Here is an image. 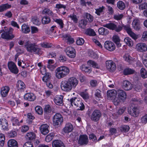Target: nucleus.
Returning <instances> with one entry per match:
<instances>
[{
  "label": "nucleus",
  "instance_id": "nucleus-1",
  "mask_svg": "<svg viewBox=\"0 0 147 147\" xmlns=\"http://www.w3.org/2000/svg\"><path fill=\"white\" fill-rule=\"evenodd\" d=\"M69 68L64 65L57 67L55 70V76L58 79H61L67 76L70 73Z\"/></svg>",
  "mask_w": 147,
  "mask_h": 147
},
{
  "label": "nucleus",
  "instance_id": "nucleus-2",
  "mask_svg": "<svg viewBox=\"0 0 147 147\" xmlns=\"http://www.w3.org/2000/svg\"><path fill=\"white\" fill-rule=\"evenodd\" d=\"M4 30L3 29L0 30V37L3 39L6 40L11 39L14 37V36L12 34L13 29L12 28H9L8 31V28L4 27Z\"/></svg>",
  "mask_w": 147,
  "mask_h": 147
},
{
  "label": "nucleus",
  "instance_id": "nucleus-3",
  "mask_svg": "<svg viewBox=\"0 0 147 147\" xmlns=\"http://www.w3.org/2000/svg\"><path fill=\"white\" fill-rule=\"evenodd\" d=\"M26 47L28 51L30 52H34L38 55L41 54L42 51L35 44H32L29 42H27L24 45Z\"/></svg>",
  "mask_w": 147,
  "mask_h": 147
},
{
  "label": "nucleus",
  "instance_id": "nucleus-4",
  "mask_svg": "<svg viewBox=\"0 0 147 147\" xmlns=\"http://www.w3.org/2000/svg\"><path fill=\"white\" fill-rule=\"evenodd\" d=\"M70 102L72 106L74 105L75 106L78 107L77 109L83 110L84 108V106L83 103L77 99L76 97H74L71 98Z\"/></svg>",
  "mask_w": 147,
  "mask_h": 147
},
{
  "label": "nucleus",
  "instance_id": "nucleus-5",
  "mask_svg": "<svg viewBox=\"0 0 147 147\" xmlns=\"http://www.w3.org/2000/svg\"><path fill=\"white\" fill-rule=\"evenodd\" d=\"M63 121V117L59 113H56L53 117V123L54 126L60 125Z\"/></svg>",
  "mask_w": 147,
  "mask_h": 147
},
{
  "label": "nucleus",
  "instance_id": "nucleus-6",
  "mask_svg": "<svg viewBox=\"0 0 147 147\" xmlns=\"http://www.w3.org/2000/svg\"><path fill=\"white\" fill-rule=\"evenodd\" d=\"M61 88L63 91L66 92L71 91L72 89L67 80L63 81L61 82Z\"/></svg>",
  "mask_w": 147,
  "mask_h": 147
},
{
  "label": "nucleus",
  "instance_id": "nucleus-7",
  "mask_svg": "<svg viewBox=\"0 0 147 147\" xmlns=\"http://www.w3.org/2000/svg\"><path fill=\"white\" fill-rule=\"evenodd\" d=\"M67 81L72 89L75 88L78 84V80L74 77L69 78Z\"/></svg>",
  "mask_w": 147,
  "mask_h": 147
},
{
  "label": "nucleus",
  "instance_id": "nucleus-8",
  "mask_svg": "<svg viewBox=\"0 0 147 147\" xmlns=\"http://www.w3.org/2000/svg\"><path fill=\"white\" fill-rule=\"evenodd\" d=\"M101 116V113L100 111L96 109L94 110L92 113L91 116L92 120L94 121H98Z\"/></svg>",
  "mask_w": 147,
  "mask_h": 147
},
{
  "label": "nucleus",
  "instance_id": "nucleus-9",
  "mask_svg": "<svg viewBox=\"0 0 147 147\" xmlns=\"http://www.w3.org/2000/svg\"><path fill=\"white\" fill-rule=\"evenodd\" d=\"M8 66L9 69L13 73L16 74L19 72V70L16 64L13 62L10 61L8 63Z\"/></svg>",
  "mask_w": 147,
  "mask_h": 147
},
{
  "label": "nucleus",
  "instance_id": "nucleus-10",
  "mask_svg": "<svg viewBox=\"0 0 147 147\" xmlns=\"http://www.w3.org/2000/svg\"><path fill=\"white\" fill-rule=\"evenodd\" d=\"M106 67L107 69L110 72L115 71L116 68L115 64L112 61L109 60L106 62Z\"/></svg>",
  "mask_w": 147,
  "mask_h": 147
},
{
  "label": "nucleus",
  "instance_id": "nucleus-11",
  "mask_svg": "<svg viewBox=\"0 0 147 147\" xmlns=\"http://www.w3.org/2000/svg\"><path fill=\"white\" fill-rule=\"evenodd\" d=\"M78 143L80 145H87L88 142V136L86 135H80L78 141Z\"/></svg>",
  "mask_w": 147,
  "mask_h": 147
},
{
  "label": "nucleus",
  "instance_id": "nucleus-12",
  "mask_svg": "<svg viewBox=\"0 0 147 147\" xmlns=\"http://www.w3.org/2000/svg\"><path fill=\"white\" fill-rule=\"evenodd\" d=\"M124 29L129 35L134 40H136L138 38L139 36L133 32L131 28L129 26H125Z\"/></svg>",
  "mask_w": 147,
  "mask_h": 147
},
{
  "label": "nucleus",
  "instance_id": "nucleus-13",
  "mask_svg": "<svg viewBox=\"0 0 147 147\" xmlns=\"http://www.w3.org/2000/svg\"><path fill=\"white\" fill-rule=\"evenodd\" d=\"M122 86L125 90L128 91L131 90L133 85L131 82L128 80H124L122 83Z\"/></svg>",
  "mask_w": 147,
  "mask_h": 147
},
{
  "label": "nucleus",
  "instance_id": "nucleus-14",
  "mask_svg": "<svg viewBox=\"0 0 147 147\" xmlns=\"http://www.w3.org/2000/svg\"><path fill=\"white\" fill-rule=\"evenodd\" d=\"M65 51L67 55L69 57L74 58L75 57L76 51L73 48L71 47H67Z\"/></svg>",
  "mask_w": 147,
  "mask_h": 147
},
{
  "label": "nucleus",
  "instance_id": "nucleus-15",
  "mask_svg": "<svg viewBox=\"0 0 147 147\" xmlns=\"http://www.w3.org/2000/svg\"><path fill=\"white\" fill-rule=\"evenodd\" d=\"M104 47L106 49L110 51H112L115 49L114 44L111 41H107L104 44Z\"/></svg>",
  "mask_w": 147,
  "mask_h": 147
},
{
  "label": "nucleus",
  "instance_id": "nucleus-16",
  "mask_svg": "<svg viewBox=\"0 0 147 147\" xmlns=\"http://www.w3.org/2000/svg\"><path fill=\"white\" fill-rule=\"evenodd\" d=\"M136 49L138 51L143 52L147 51V46L145 43H139L136 45Z\"/></svg>",
  "mask_w": 147,
  "mask_h": 147
},
{
  "label": "nucleus",
  "instance_id": "nucleus-17",
  "mask_svg": "<svg viewBox=\"0 0 147 147\" xmlns=\"http://www.w3.org/2000/svg\"><path fill=\"white\" fill-rule=\"evenodd\" d=\"M49 126L47 124L42 125L40 127V130L41 134L46 135L49 131Z\"/></svg>",
  "mask_w": 147,
  "mask_h": 147
},
{
  "label": "nucleus",
  "instance_id": "nucleus-18",
  "mask_svg": "<svg viewBox=\"0 0 147 147\" xmlns=\"http://www.w3.org/2000/svg\"><path fill=\"white\" fill-rule=\"evenodd\" d=\"M16 88L17 90L19 92H23L26 88V85L22 81L19 80L17 83Z\"/></svg>",
  "mask_w": 147,
  "mask_h": 147
},
{
  "label": "nucleus",
  "instance_id": "nucleus-19",
  "mask_svg": "<svg viewBox=\"0 0 147 147\" xmlns=\"http://www.w3.org/2000/svg\"><path fill=\"white\" fill-rule=\"evenodd\" d=\"M63 97L62 95H57L54 98V101L57 105L62 106L63 104Z\"/></svg>",
  "mask_w": 147,
  "mask_h": 147
},
{
  "label": "nucleus",
  "instance_id": "nucleus-20",
  "mask_svg": "<svg viewBox=\"0 0 147 147\" xmlns=\"http://www.w3.org/2000/svg\"><path fill=\"white\" fill-rule=\"evenodd\" d=\"M73 129L72 125L70 123H67L65 127L63 129V132L66 134H67L71 132Z\"/></svg>",
  "mask_w": 147,
  "mask_h": 147
},
{
  "label": "nucleus",
  "instance_id": "nucleus-21",
  "mask_svg": "<svg viewBox=\"0 0 147 147\" xmlns=\"http://www.w3.org/2000/svg\"><path fill=\"white\" fill-rule=\"evenodd\" d=\"M0 125L2 129L4 130H8V123L7 120L4 118H1L0 119Z\"/></svg>",
  "mask_w": 147,
  "mask_h": 147
},
{
  "label": "nucleus",
  "instance_id": "nucleus-22",
  "mask_svg": "<svg viewBox=\"0 0 147 147\" xmlns=\"http://www.w3.org/2000/svg\"><path fill=\"white\" fill-rule=\"evenodd\" d=\"M132 26L136 30H139L141 28L140 20L138 18H135L132 22Z\"/></svg>",
  "mask_w": 147,
  "mask_h": 147
},
{
  "label": "nucleus",
  "instance_id": "nucleus-23",
  "mask_svg": "<svg viewBox=\"0 0 147 147\" xmlns=\"http://www.w3.org/2000/svg\"><path fill=\"white\" fill-rule=\"evenodd\" d=\"M140 111L138 108L137 107H134L132 108L129 112V114L134 117H138Z\"/></svg>",
  "mask_w": 147,
  "mask_h": 147
},
{
  "label": "nucleus",
  "instance_id": "nucleus-24",
  "mask_svg": "<svg viewBox=\"0 0 147 147\" xmlns=\"http://www.w3.org/2000/svg\"><path fill=\"white\" fill-rule=\"evenodd\" d=\"M24 98L30 101H33L36 99V96L33 93H28L24 95Z\"/></svg>",
  "mask_w": 147,
  "mask_h": 147
},
{
  "label": "nucleus",
  "instance_id": "nucleus-25",
  "mask_svg": "<svg viewBox=\"0 0 147 147\" xmlns=\"http://www.w3.org/2000/svg\"><path fill=\"white\" fill-rule=\"evenodd\" d=\"M9 87L7 86L2 87L1 89V94L3 97H5L8 94L9 91Z\"/></svg>",
  "mask_w": 147,
  "mask_h": 147
},
{
  "label": "nucleus",
  "instance_id": "nucleus-26",
  "mask_svg": "<svg viewBox=\"0 0 147 147\" xmlns=\"http://www.w3.org/2000/svg\"><path fill=\"white\" fill-rule=\"evenodd\" d=\"M107 94L108 98L112 99L113 98H116L117 95V92L115 90H112L108 91Z\"/></svg>",
  "mask_w": 147,
  "mask_h": 147
},
{
  "label": "nucleus",
  "instance_id": "nucleus-27",
  "mask_svg": "<svg viewBox=\"0 0 147 147\" xmlns=\"http://www.w3.org/2000/svg\"><path fill=\"white\" fill-rule=\"evenodd\" d=\"M103 26L111 30H115L117 32H119V28H117L116 26L113 23H110L104 25Z\"/></svg>",
  "mask_w": 147,
  "mask_h": 147
},
{
  "label": "nucleus",
  "instance_id": "nucleus-28",
  "mask_svg": "<svg viewBox=\"0 0 147 147\" xmlns=\"http://www.w3.org/2000/svg\"><path fill=\"white\" fill-rule=\"evenodd\" d=\"M52 147H65L64 143L61 140H56L52 142Z\"/></svg>",
  "mask_w": 147,
  "mask_h": 147
},
{
  "label": "nucleus",
  "instance_id": "nucleus-29",
  "mask_svg": "<svg viewBox=\"0 0 147 147\" xmlns=\"http://www.w3.org/2000/svg\"><path fill=\"white\" fill-rule=\"evenodd\" d=\"M8 147H18L17 142L14 139L9 140L7 142Z\"/></svg>",
  "mask_w": 147,
  "mask_h": 147
},
{
  "label": "nucleus",
  "instance_id": "nucleus-30",
  "mask_svg": "<svg viewBox=\"0 0 147 147\" xmlns=\"http://www.w3.org/2000/svg\"><path fill=\"white\" fill-rule=\"evenodd\" d=\"M135 71L133 69L129 68L125 69L123 71V74L125 75H127L134 74Z\"/></svg>",
  "mask_w": 147,
  "mask_h": 147
},
{
  "label": "nucleus",
  "instance_id": "nucleus-31",
  "mask_svg": "<svg viewBox=\"0 0 147 147\" xmlns=\"http://www.w3.org/2000/svg\"><path fill=\"white\" fill-rule=\"evenodd\" d=\"M126 97L127 95L125 92L123 90H120V102H124Z\"/></svg>",
  "mask_w": 147,
  "mask_h": 147
},
{
  "label": "nucleus",
  "instance_id": "nucleus-32",
  "mask_svg": "<svg viewBox=\"0 0 147 147\" xmlns=\"http://www.w3.org/2000/svg\"><path fill=\"white\" fill-rule=\"evenodd\" d=\"M36 137V134L33 132H28L26 135V138L29 140H32L35 139Z\"/></svg>",
  "mask_w": 147,
  "mask_h": 147
},
{
  "label": "nucleus",
  "instance_id": "nucleus-33",
  "mask_svg": "<svg viewBox=\"0 0 147 147\" xmlns=\"http://www.w3.org/2000/svg\"><path fill=\"white\" fill-rule=\"evenodd\" d=\"M98 33L102 35H106L108 34L109 31L107 29L101 27L98 30Z\"/></svg>",
  "mask_w": 147,
  "mask_h": 147
},
{
  "label": "nucleus",
  "instance_id": "nucleus-34",
  "mask_svg": "<svg viewBox=\"0 0 147 147\" xmlns=\"http://www.w3.org/2000/svg\"><path fill=\"white\" fill-rule=\"evenodd\" d=\"M21 31L24 33L27 34L30 32V29L27 25L25 24H23L22 26Z\"/></svg>",
  "mask_w": 147,
  "mask_h": 147
},
{
  "label": "nucleus",
  "instance_id": "nucleus-35",
  "mask_svg": "<svg viewBox=\"0 0 147 147\" xmlns=\"http://www.w3.org/2000/svg\"><path fill=\"white\" fill-rule=\"evenodd\" d=\"M11 6L8 3L4 4L0 6V12H3L10 8Z\"/></svg>",
  "mask_w": 147,
  "mask_h": 147
},
{
  "label": "nucleus",
  "instance_id": "nucleus-36",
  "mask_svg": "<svg viewBox=\"0 0 147 147\" xmlns=\"http://www.w3.org/2000/svg\"><path fill=\"white\" fill-rule=\"evenodd\" d=\"M51 77V74L49 72H47L43 77L42 80L43 82L46 83L48 82L50 80Z\"/></svg>",
  "mask_w": 147,
  "mask_h": 147
},
{
  "label": "nucleus",
  "instance_id": "nucleus-37",
  "mask_svg": "<svg viewBox=\"0 0 147 147\" xmlns=\"http://www.w3.org/2000/svg\"><path fill=\"white\" fill-rule=\"evenodd\" d=\"M42 13L43 14L47 15L50 16H53V13L52 11L50 9L47 8H45L43 10Z\"/></svg>",
  "mask_w": 147,
  "mask_h": 147
},
{
  "label": "nucleus",
  "instance_id": "nucleus-38",
  "mask_svg": "<svg viewBox=\"0 0 147 147\" xmlns=\"http://www.w3.org/2000/svg\"><path fill=\"white\" fill-rule=\"evenodd\" d=\"M87 64L90 66H92L94 68H98L99 66L95 62L92 60H89L87 62Z\"/></svg>",
  "mask_w": 147,
  "mask_h": 147
},
{
  "label": "nucleus",
  "instance_id": "nucleus-39",
  "mask_svg": "<svg viewBox=\"0 0 147 147\" xmlns=\"http://www.w3.org/2000/svg\"><path fill=\"white\" fill-rule=\"evenodd\" d=\"M124 41L129 47H132L133 45V41L129 37L125 38L124 39Z\"/></svg>",
  "mask_w": 147,
  "mask_h": 147
},
{
  "label": "nucleus",
  "instance_id": "nucleus-40",
  "mask_svg": "<svg viewBox=\"0 0 147 147\" xmlns=\"http://www.w3.org/2000/svg\"><path fill=\"white\" fill-rule=\"evenodd\" d=\"M10 119L12 123V125L14 126L19 125L20 124L18 120L15 117H11Z\"/></svg>",
  "mask_w": 147,
  "mask_h": 147
},
{
  "label": "nucleus",
  "instance_id": "nucleus-41",
  "mask_svg": "<svg viewBox=\"0 0 147 147\" xmlns=\"http://www.w3.org/2000/svg\"><path fill=\"white\" fill-rule=\"evenodd\" d=\"M54 135V133H50L46 136L45 139V141L47 142H49L53 139Z\"/></svg>",
  "mask_w": 147,
  "mask_h": 147
},
{
  "label": "nucleus",
  "instance_id": "nucleus-42",
  "mask_svg": "<svg viewBox=\"0 0 147 147\" xmlns=\"http://www.w3.org/2000/svg\"><path fill=\"white\" fill-rule=\"evenodd\" d=\"M87 21L86 20L82 19L80 21L79 26L81 28H84L87 25Z\"/></svg>",
  "mask_w": 147,
  "mask_h": 147
},
{
  "label": "nucleus",
  "instance_id": "nucleus-43",
  "mask_svg": "<svg viewBox=\"0 0 147 147\" xmlns=\"http://www.w3.org/2000/svg\"><path fill=\"white\" fill-rule=\"evenodd\" d=\"M130 128L129 126L126 125H122L120 127V130L123 132H128Z\"/></svg>",
  "mask_w": 147,
  "mask_h": 147
},
{
  "label": "nucleus",
  "instance_id": "nucleus-44",
  "mask_svg": "<svg viewBox=\"0 0 147 147\" xmlns=\"http://www.w3.org/2000/svg\"><path fill=\"white\" fill-rule=\"evenodd\" d=\"M80 69L82 71L88 73H90L92 71L90 69H89L88 67H86L84 65H82L80 67Z\"/></svg>",
  "mask_w": 147,
  "mask_h": 147
},
{
  "label": "nucleus",
  "instance_id": "nucleus-45",
  "mask_svg": "<svg viewBox=\"0 0 147 147\" xmlns=\"http://www.w3.org/2000/svg\"><path fill=\"white\" fill-rule=\"evenodd\" d=\"M113 41L117 45L118 47L119 46V37L118 35H115L112 38Z\"/></svg>",
  "mask_w": 147,
  "mask_h": 147
},
{
  "label": "nucleus",
  "instance_id": "nucleus-46",
  "mask_svg": "<svg viewBox=\"0 0 147 147\" xmlns=\"http://www.w3.org/2000/svg\"><path fill=\"white\" fill-rule=\"evenodd\" d=\"M85 33L86 34L91 36H94L96 34L94 31L91 29H87Z\"/></svg>",
  "mask_w": 147,
  "mask_h": 147
},
{
  "label": "nucleus",
  "instance_id": "nucleus-47",
  "mask_svg": "<svg viewBox=\"0 0 147 147\" xmlns=\"http://www.w3.org/2000/svg\"><path fill=\"white\" fill-rule=\"evenodd\" d=\"M51 21L50 18L48 16H45L42 18V22L43 24H48Z\"/></svg>",
  "mask_w": 147,
  "mask_h": 147
},
{
  "label": "nucleus",
  "instance_id": "nucleus-48",
  "mask_svg": "<svg viewBox=\"0 0 147 147\" xmlns=\"http://www.w3.org/2000/svg\"><path fill=\"white\" fill-rule=\"evenodd\" d=\"M85 17L88 21L91 23L94 20V18L93 16L91 15L90 14L88 13H86L85 14Z\"/></svg>",
  "mask_w": 147,
  "mask_h": 147
},
{
  "label": "nucleus",
  "instance_id": "nucleus-49",
  "mask_svg": "<svg viewBox=\"0 0 147 147\" xmlns=\"http://www.w3.org/2000/svg\"><path fill=\"white\" fill-rule=\"evenodd\" d=\"M32 21L34 24L36 25H39L40 23V21L36 17H33L32 18Z\"/></svg>",
  "mask_w": 147,
  "mask_h": 147
},
{
  "label": "nucleus",
  "instance_id": "nucleus-50",
  "mask_svg": "<svg viewBox=\"0 0 147 147\" xmlns=\"http://www.w3.org/2000/svg\"><path fill=\"white\" fill-rule=\"evenodd\" d=\"M147 71L144 68H142L140 70V74L142 77L145 78L147 77Z\"/></svg>",
  "mask_w": 147,
  "mask_h": 147
},
{
  "label": "nucleus",
  "instance_id": "nucleus-51",
  "mask_svg": "<svg viewBox=\"0 0 147 147\" xmlns=\"http://www.w3.org/2000/svg\"><path fill=\"white\" fill-rule=\"evenodd\" d=\"M66 40H67V42L68 44H72L74 42V40L73 38L70 36L69 35H66Z\"/></svg>",
  "mask_w": 147,
  "mask_h": 147
},
{
  "label": "nucleus",
  "instance_id": "nucleus-52",
  "mask_svg": "<svg viewBox=\"0 0 147 147\" xmlns=\"http://www.w3.org/2000/svg\"><path fill=\"white\" fill-rule=\"evenodd\" d=\"M5 140V137L4 134H0V145L1 146H3L4 145Z\"/></svg>",
  "mask_w": 147,
  "mask_h": 147
},
{
  "label": "nucleus",
  "instance_id": "nucleus-53",
  "mask_svg": "<svg viewBox=\"0 0 147 147\" xmlns=\"http://www.w3.org/2000/svg\"><path fill=\"white\" fill-rule=\"evenodd\" d=\"M55 21L59 25L60 28L62 29L63 28L64 24L62 20L60 19H57Z\"/></svg>",
  "mask_w": 147,
  "mask_h": 147
},
{
  "label": "nucleus",
  "instance_id": "nucleus-54",
  "mask_svg": "<svg viewBox=\"0 0 147 147\" xmlns=\"http://www.w3.org/2000/svg\"><path fill=\"white\" fill-rule=\"evenodd\" d=\"M125 61L129 62V63H131V57L128 54H125L124 55L123 57Z\"/></svg>",
  "mask_w": 147,
  "mask_h": 147
},
{
  "label": "nucleus",
  "instance_id": "nucleus-55",
  "mask_svg": "<svg viewBox=\"0 0 147 147\" xmlns=\"http://www.w3.org/2000/svg\"><path fill=\"white\" fill-rule=\"evenodd\" d=\"M105 7L103 6L102 7H100L98 9H95V13L98 15L99 16L101 13L102 12L103 10L104 9Z\"/></svg>",
  "mask_w": 147,
  "mask_h": 147
},
{
  "label": "nucleus",
  "instance_id": "nucleus-56",
  "mask_svg": "<svg viewBox=\"0 0 147 147\" xmlns=\"http://www.w3.org/2000/svg\"><path fill=\"white\" fill-rule=\"evenodd\" d=\"M80 95L85 100H87L89 98L88 94L86 92H82L80 93Z\"/></svg>",
  "mask_w": 147,
  "mask_h": 147
},
{
  "label": "nucleus",
  "instance_id": "nucleus-57",
  "mask_svg": "<svg viewBox=\"0 0 147 147\" xmlns=\"http://www.w3.org/2000/svg\"><path fill=\"white\" fill-rule=\"evenodd\" d=\"M36 112L38 114L41 115L43 111L42 108L40 106H37L35 107Z\"/></svg>",
  "mask_w": 147,
  "mask_h": 147
},
{
  "label": "nucleus",
  "instance_id": "nucleus-58",
  "mask_svg": "<svg viewBox=\"0 0 147 147\" xmlns=\"http://www.w3.org/2000/svg\"><path fill=\"white\" fill-rule=\"evenodd\" d=\"M84 42V39L80 38H77L76 43L77 45H82Z\"/></svg>",
  "mask_w": 147,
  "mask_h": 147
},
{
  "label": "nucleus",
  "instance_id": "nucleus-59",
  "mask_svg": "<svg viewBox=\"0 0 147 147\" xmlns=\"http://www.w3.org/2000/svg\"><path fill=\"white\" fill-rule=\"evenodd\" d=\"M89 139L92 140L93 142H97V138L96 136L94 134H92L89 135Z\"/></svg>",
  "mask_w": 147,
  "mask_h": 147
},
{
  "label": "nucleus",
  "instance_id": "nucleus-60",
  "mask_svg": "<svg viewBox=\"0 0 147 147\" xmlns=\"http://www.w3.org/2000/svg\"><path fill=\"white\" fill-rule=\"evenodd\" d=\"M88 55L90 57L93 58H95L98 57L97 55L92 51H90L89 52Z\"/></svg>",
  "mask_w": 147,
  "mask_h": 147
},
{
  "label": "nucleus",
  "instance_id": "nucleus-61",
  "mask_svg": "<svg viewBox=\"0 0 147 147\" xmlns=\"http://www.w3.org/2000/svg\"><path fill=\"white\" fill-rule=\"evenodd\" d=\"M141 121L142 123L145 124L147 123V114L142 117Z\"/></svg>",
  "mask_w": 147,
  "mask_h": 147
},
{
  "label": "nucleus",
  "instance_id": "nucleus-62",
  "mask_svg": "<svg viewBox=\"0 0 147 147\" xmlns=\"http://www.w3.org/2000/svg\"><path fill=\"white\" fill-rule=\"evenodd\" d=\"M41 46L44 48H49L51 47L52 45L51 44L47 42H43L40 44Z\"/></svg>",
  "mask_w": 147,
  "mask_h": 147
},
{
  "label": "nucleus",
  "instance_id": "nucleus-63",
  "mask_svg": "<svg viewBox=\"0 0 147 147\" xmlns=\"http://www.w3.org/2000/svg\"><path fill=\"white\" fill-rule=\"evenodd\" d=\"M69 17L71 19L73 20L74 22L75 23H77L78 22V19L77 18L76 16L74 14H72L70 15Z\"/></svg>",
  "mask_w": 147,
  "mask_h": 147
},
{
  "label": "nucleus",
  "instance_id": "nucleus-64",
  "mask_svg": "<svg viewBox=\"0 0 147 147\" xmlns=\"http://www.w3.org/2000/svg\"><path fill=\"white\" fill-rule=\"evenodd\" d=\"M142 40H147V31H144L142 34Z\"/></svg>",
  "mask_w": 147,
  "mask_h": 147
}]
</instances>
